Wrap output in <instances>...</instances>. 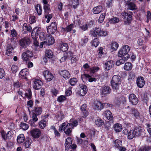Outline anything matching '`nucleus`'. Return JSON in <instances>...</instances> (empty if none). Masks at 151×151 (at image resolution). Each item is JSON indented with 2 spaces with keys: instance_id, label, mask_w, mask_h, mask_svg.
I'll use <instances>...</instances> for the list:
<instances>
[{
  "instance_id": "nucleus-1",
  "label": "nucleus",
  "mask_w": 151,
  "mask_h": 151,
  "mask_svg": "<svg viewBox=\"0 0 151 151\" xmlns=\"http://www.w3.org/2000/svg\"><path fill=\"white\" fill-rule=\"evenodd\" d=\"M131 47L128 45H124L119 50L118 53V55L119 57H123L124 58L128 59L130 57L129 55L128 54L130 51Z\"/></svg>"
},
{
  "instance_id": "nucleus-2",
  "label": "nucleus",
  "mask_w": 151,
  "mask_h": 151,
  "mask_svg": "<svg viewBox=\"0 0 151 151\" xmlns=\"http://www.w3.org/2000/svg\"><path fill=\"white\" fill-rule=\"evenodd\" d=\"M90 34L95 37L105 36L107 35L106 32L103 31L99 27L96 28L95 30L91 31Z\"/></svg>"
},
{
  "instance_id": "nucleus-3",
  "label": "nucleus",
  "mask_w": 151,
  "mask_h": 151,
  "mask_svg": "<svg viewBox=\"0 0 151 151\" xmlns=\"http://www.w3.org/2000/svg\"><path fill=\"white\" fill-rule=\"evenodd\" d=\"M72 126H70L69 124L68 123L66 125L65 123H63L59 126V130L62 131L63 130L64 132L67 134H69L72 132Z\"/></svg>"
},
{
  "instance_id": "nucleus-4",
  "label": "nucleus",
  "mask_w": 151,
  "mask_h": 151,
  "mask_svg": "<svg viewBox=\"0 0 151 151\" xmlns=\"http://www.w3.org/2000/svg\"><path fill=\"white\" fill-rule=\"evenodd\" d=\"M40 32V29L39 27H36L34 29L31 33L32 38L34 39L33 44L37 47L39 46V43L37 40L36 37Z\"/></svg>"
},
{
  "instance_id": "nucleus-5",
  "label": "nucleus",
  "mask_w": 151,
  "mask_h": 151,
  "mask_svg": "<svg viewBox=\"0 0 151 151\" xmlns=\"http://www.w3.org/2000/svg\"><path fill=\"white\" fill-rule=\"evenodd\" d=\"M19 45L22 48L26 47L30 43V41L28 37H25L19 40Z\"/></svg>"
},
{
  "instance_id": "nucleus-6",
  "label": "nucleus",
  "mask_w": 151,
  "mask_h": 151,
  "mask_svg": "<svg viewBox=\"0 0 151 151\" xmlns=\"http://www.w3.org/2000/svg\"><path fill=\"white\" fill-rule=\"evenodd\" d=\"M57 29V26L55 22H52L47 29V31L49 34H54Z\"/></svg>"
},
{
  "instance_id": "nucleus-7",
  "label": "nucleus",
  "mask_w": 151,
  "mask_h": 151,
  "mask_svg": "<svg viewBox=\"0 0 151 151\" xmlns=\"http://www.w3.org/2000/svg\"><path fill=\"white\" fill-rule=\"evenodd\" d=\"M30 133L32 137L35 139L38 138L41 134L40 130L37 128L32 129L30 131Z\"/></svg>"
},
{
  "instance_id": "nucleus-8",
  "label": "nucleus",
  "mask_w": 151,
  "mask_h": 151,
  "mask_svg": "<svg viewBox=\"0 0 151 151\" xmlns=\"http://www.w3.org/2000/svg\"><path fill=\"white\" fill-rule=\"evenodd\" d=\"M34 83L33 84V88L36 90H38L41 88L42 85V82L40 80L34 79L33 81Z\"/></svg>"
},
{
  "instance_id": "nucleus-9",
  "label": "nucleus",
  "mask_w": 151,
  "mask_h": 151,
  "mask_svg": "<svg viewBox=\"0 0 151 151\" xmlns=\"http://www.w3.org/2000/svg\"><path fill=\"white\" fill-rule=\"evenodd\" d=\"M129 102L133 105H136L138 102V99L134 94H130L129 96Z\"/></svg>"
},
{
  "instance_id": "nucleus-10",
  "label": "nucleus",
  "mask_w": 151,
  "mask_h": 151,
  "mask_svg": "<svg viewBox=\"0 0 151 151\" xmlns=\"http://www.w3.org/2000/svg\"><path fill=\"white\" fill-rule=\"evenodd\" d=\"M136 83L139 88H142L145 83L144 78L141 76L138 77L136 80Z\"/></svg>"
},
{
  "instance_id": "nucleus-11",
  "label": "nucleus",
  "mask_w": 151,
  "mask_h": 151,
  "mask_svg": "<svg viewBox=\"0 0 151 151\" xmlns=\"http://www.w3.org/2000/svg\"><path fill=\"white\" fill-rule=\"evenodd\" d=\"M44 76L47 81H50L53 78L52 74L48 70H45L44 73Z\"/></svg>"
},
{
  "instance_id": "nucleus-12",
  "label": "nucleus",
  "mask_w": 151,
  "mask_h": 151,
  "mask_svg": "<svg viewBox=\"0 0 151 151\" xmlns=\"http://www.w3.org/2000/svg\"><path fill=\"white\" fill-rule=\"evenodd\" d=\"M79 93L80 95L83 96H84L87 92V89L86 86L84 85L80 84Z\"/></svg>"
},
{
  "instance_id": "nucleus-13",
  "label": "nucleus",
  "mask_w": 151,
  "mask_h": 151,
  "mask_svg": "<svg viewBox=\"0 0 151 151\" xmlns=\"http://www.w3.org/2000/svg\"><path fill=\"white\" fill-rule=\"evenodd\" d=\"M93 107L95 110H101L104 108V104L99 101H97L94 103Z\"/></svg>"
},
{
  "instance_id": "nucleus-14",
  "label": "nucleus",
  "mask_w": 151,
  "mask_h": 151,
  "mask_svg": "<svg viewBox=\"0 0 151 151\" xmlns=\"http://www.w3.org/2000/svg\"><path fill=\"white\" fill-rule=\"evenodd\" d=\"M136 137H139L143 135L144 133V129L140 127H139L134 129Z\"/></svg>"
},
{
  "instance_id": "nucleus-15",
  "label": "nucleus",
  "mask_w": 151,
  "mask_h": 151,
  "mask_svg": "<svg viewBox=\"0 0 151 151\" xmlns=\"http://www.w3.org/2000/svg\"><path fill=\"white\" fill-rule=\"evenodd\" d=\"M29 74L28 70L25 68L22 70L19 73V77L22 79L26 78V76Z\"/></svg>"
},
{
  "instance_id": "nucleus-16",
  "label": "nucleus",
  "mask_w": 151,
  "mask_h": 151,
  "mask_svg": "<svg viewBox=\"0 0 151 151\" xmlns=\"http://www.w3.org/2000/svg\"><path fill=\"white\" fill-rule=\"evenodd\" d=\"M132 19L131 15L128 13H125L124 20V24H129Z\"/></svg>"
},
{
  "instance_id": "nucleus-17",
  "label": "nucleus",
  "mask_w": 151,
  "mask_h": 151,
  "mask_svg": "<svg viewBox=\"0 0 151 151\" xmlns=\"http://www.w3.org/2000/svg\"><path fill=\"white\" fill-rule=\"evenodd\" d=\"M60 74L66 79L69 78L70 75L69 72L65 70H61L59 72Z\"/></svg>"
},
{
  "instance_id": "nucleus-18",
  "label": "nucleus",
  "mask_w": 151,
  "mask_h": 151,
  "mask_svg": "<svg viewBox=\"0 0 151 151\" xmlns=\"http://www.w3.org/2000/svg\"><path fill=\"white\" fill-rule=\"evenodd\" d=\"M121 83V77L118 75H115L112 77L111 81V83Z\"/></svg>"
},
{
  "instance_id": "nucleus-19",
  "label": "nucleus",
  "mask_w": 151,
  "mask_h": 151,
  "mask_svg": "<svg viewBox=\"0 0 151 151\" xmlns=\"http://www.w3.org/2000/svg\"><path fill=\"white\" fill-rule=\"evenodd\" d=\"M37 115L32 113V120H30L29 123L31 125L34 127L35 126V122H36L38 120V118L37 117Z\"/></svg>"
},
{
  "instance_id": "nucleus-20",
  "label": "nucleus",
  "mask_w": 151,
  "mask_h": 151,
  "mask_svg": "<svg viewBox=\"0 0 151 151\" xmlns=\"http://www.w3.org/2000/svg\"><path fill=\"white\" fill-rule=\"evenodd\" d=\"M72 143V139L70 137H68L66 139L65 143V148L66 150H68Z\"/></svg>"
},
{
  "instance_id": "nucleus-21",
  "label": "nucleus",
  "mask_w": 151,
  "mask_h": 151,
  "mask_svg": "<svg viewBox=\"0 0 151 151\" xmlns=\"http://www.w3.org/2000/svg\"><path fill=\"white\" fill-rule=\"evenodd\" d=\"M47 119L46 118L41 120L39 122V127L41 129H44L47 126Z\"/></svg>"
},
{
  "instance_id": "nucleus-22",
  "label": "nucleus",
  "mask_w": 151,
  "mask_h": 151,
  "mask_svg": "<svg viewBox=\"0 0 151 151\" xmlns=\"http://www.w3.org/2000/svg\"><path fill=\"white\" fill-rule=\"evenodd\" d=\"M101 91L102 95H105L111 92V89L109 86H105L103 87Z\"/></svg>"
},
{
  "instance_id": "nucleus-23",
  "label": "nucleus",
  "mask_w": 151,
  "mask_h": 151,
  "mask_svg": "<svg viewBox=\"0 0 151 151\" xmlns=\"http://www.w3.org/2000/svg\"><path fill=\"white\" fill-rule=\"evenodd\" d=\"M13 48L12 46L10 45H8L6 47V54L8 56H10L13 54Z\"/></svg>"
},
{
  "instance_id": "nucleus-24",
  "label": "nucleus",
  "mask_w": 151,
  "mask_h": 151,
  "mask_svg": "<svg viewBox=\"0 0 151 151\" xmlns=\"http://www.w3.org/2000/svg\"><path fill=\"white\" fill-rule=\"evenodd\" d=\"M104 116L108 120H111L113 119V116L110 111H106L104 112Z\"/></svg>"
},
{
  "instance_id": "nucleus-25",
  "label": "nucleus",
  "mask_w": 151,
  "mask_h": 151,
  "mask_svg": "<svg viewBox=\"0 0 151 151\" xmlns=\"http://www.w3.org/2000/svg\"><path fill=\"white\" fill-rule=\"evenodd\" d=\"M114 64L112 60H109L105 63V68L107 70H109L113 66Z\"/></svg>"
},
{
  "instance_id": "nucleus-26",
  "label": "nucleus",
  "mask_w": 151,
  "mask_h": 151,
  "mask_svg": "<svg viewBox=\"0 0 151 151\" xmlns=\"http://www.w3.org/2000/svg\"><path fill=\"white\" fill-rule=\"evenodd\" d=\"M113 128L114 130L116 132L121 131L122 128V125L118 123L115 124L114 125Z\"/></svg>"
},
{
  "instance_id": "nucleus-27",
  "label": "nucleus",
  "mask_w": 151,
  "mask_h": 151,
  "mask_svg": "<svg viewBox=\"0 0 151 151\" xmlns=\"http://www.w3.org/2000/svg\"><path fill=\"white\" fill-rule=\"evenodd\" d=\"M132 64L129 62H127L125 63L124 66V70L127 71H129L131 70L132 68Z\"/></svg>"
},
{
  "instance_id": "nucleus-28",
  "label": "nucleus",
  "mask_w": 151,
  "mask_h": 151,
  "mask_svg": "<svg viewBox=\"0 0 151 151\" xmlns=\"http://www.w3.org/2000/svg\"><path fill=\"white\" fill-rule=\"evenodd\" d=\"M34 112L33 113L39 116L41 114L42 112V109L41 107H35L34 109Z\"/></svg>"
},
{
  "instance_id": "nucleus-29",
  "label": "nucleus",
  "mask_w": 151,
  "mask_h": 151,
  "mask_svg": "<svg viewBox=\"0 0 151 151\" xmlns=\"http://www.w3.org/2000/svg\"><path fill=\"white\" fill-rule=\"evenodd\" d=\"M74 27V25L71 24L65 28H63L62 30L65 32H67L70 31Z\"/></svg>"
},
{
  "instance_id": "nucleus-30",
  "label": "nucleus",
  "mask_w": 151,
  "mask_h": 151,
  "mask_svg": "<svg viewBox=\"0 0 151 151\" xmlns=\"http://www.w3.org/2000/svg\"><path fill=\"white\" fill-rule=\"evenodd\" d=\"M102 9L101 6H99L93 9V12L94 14H98L101 12Z\"/></svg>"
},
{
  "instance_id": "nucleus-31",
  "label": "nucleus",
  "mask_w": 151,
  "mask_h": 151,
  "mask_svg": "<svg viewBox=\"0 0 151 151\" xmlns=\"http://www.w3.org/2000/svg\"><path fill=\"white\" fill-rule=\"evenodd\" d=\"M48 40L47 41V45H49L53 44L55 42V40L54 38L51 35L48 36L47 37Z\"/></svg>"
},
{
  "instance_id": "nucleus-32",
  "label": "nucleus",
  "mask_w": 151,
  "mask_h": 151,
  "mask_svg": "<svg viewBox=\"0 0 151 151\" xmlns=\"http://www.w3.org/2000/svg\"><path fill=\"white\" fill-rule=\"evenodd\" d=\"M25 137L23 134H20L17 137V141L18 143H21L23 142Z\"/></svg>"
},
{
  "instance_id": "nucleus-33",
  "label": "nucleus",
  "mask_w": 151,
  "mask_h": 151,
  "mask_svg": "<svg viewBox=\"0 0 151 151\" xmlns=\"http://www.w3.org/2000/svg\"><path fill=\"white\" fill-rule=\"evenodd\" d=\"M121 83H111L112 88L113 90L114 91L117 92L119 89L120 87Z\"/></svg>"
},
{
  "instance_id": "nucleus-34",
  "label": "nucleus",
  "mask_w": 151,
  "mask_h": 151,
  "mask_svg": "<svg viewBox=\"0 0 151 151\" xmlns=\"http://www.w3.org/2000/svg\"><path fill=\"white\" fill-rule=\"evenodd\" d=\"M128 6V9L131 10H133L137 9V7L136 4L133 2H129L127 4Z\"/></svg>"
},
{
  "instance_id": "nucleus-35",
  "label": "nucleus",
  "mask_w": 151,
  "mask_h": 151,
  "mask_svg": "<svg viewBox=\"0 0 151 151\" xmlns=\"http://www.w3.org/2000/svg\"><path fill=\"white\" fill-rule=\"evenodd\" d=\"M118 47L119 44L116 42H113L111 44V48L112 51L116 50Z\"/></svg>"
},
{
  "instance_id": "nucleus-36",
  "label": "nucleus",
  "mask_w": 151,
  "mask_h": 151,
  "mask_svg": "<svg viewBox=\"0 0 151 151\" xmlns=\"http://www.w3.org/2000/svg\"><path fill=\"white\" fill-rule=\"evenodd\" d=\"M134 130L132 129L130 130L128 134V138L130 139H132L136 136Z\"/></svg>"
},
{
  "instance_id": "nucleus-37",
  "label": "nucleus",
  "mask_w": 151,
  "mask_h": 151,
  "mask_svg": "<svg viewBox=\"0 0 151 151\" xmlns=\"http://www.w3.org/2000/svg\"><path fill=\"white\" fill-rule=\"evenodd\" d=\"M121 59L117 61L116 63V65L117 66H119L120 65L123 64L124 63V62L127 61L128 59H127L124 58L123 57H121Z\"/></svg>"
},
{
  "instance_id": "nucleus-38",
  "label": "nucleus",
  "mask_w": 151,
  "mask_h": 151,
  "mask_svg": "<svg viewBox=\"0 0 151 151\" xmlns=\"http://www.w3.org/2000/svg\"><path fill=\"white\" fill-rule=\"evenodd\" d=\"M45 55L47 57L49 58H52L53 53L52 51L50 50H47L45 52Z\"/></svg>"
},
{
  "instance_id": "nucleus-39",
  "label": "nucleus",
  "mask_w": 151,
  "mask_h": 151,
  "mask_svg": "<svg viewBox=\"0 0 151 151\" xmlns=\"http://www.w3.org/2000/svg\"><path fill=\"white\" fill-rule=\"evenodd\" d=\"M22 29L24 32H26L27 31L29 32H30L32 29V27L30 26H28L27 24L24 23Z\"/></svg>"
},
{
  "instance_id": "nucleus-40",
  "label": "nucleus",
  "mask_w": 151,
  "mask_h": 151,
  "mask_svg": "<svg viewBox=\"0 0 151 151\" xmlns=\"http://www.w3.org/2000/svg\"><path fill=\"white\" fill-rule=\"evenodd\" d=\"M60 49L63 52L67 51L68 49V46L67 43H63L60 46Z\"/></svg>"
},
{
  "instance_id": "nucleus-41",
  "label": "nucleus",
  "mask_w": 151,
  "mask_h": 151,
  "mask_svg": "<svg viewBox=\"0 0 151 151\" xmlns=\"http://www.w3.org/2000/svg\"><path fill=\"white\" fill-rule=\"evenodd\" d=\"M35 9L38 15H40L41 14L42 9L41 6L40 4H38L35 6Z\"/></svg>"
},
{
  "instance_id": "nucleus-42",
  "label": "nucleus",
  "mask_w": 151,
  "mask_h": 151,
  "mask_svg": "<svg viewBox=\"0 0 151 151\" xmlns=\"http://www.w3.org/2000/svg\"><path fill=\"white\" fill-rule=\"evenodd\" d=\"M114 144L115 147L118 149L122 146V142L121 140L119 139H116L115 140Z\"/></svg>"
},
{
  "instance_id": "nucleus-43",
  "label": "nucleus",
  "mask_w": 151,
  "mask_h": 151,
  "mask_svg": "<svg viewBox=\"0 0 151 151\" xmlns=\"http://www.w3.org/2000/svg\"><path fill=\"white\" fill-rule=\"evenodd\" d=\"M32 142V141L31 139L29 138L27 139L24 143V146L26 148L29 147Z\"/></svg>"
},
{
  "instance_id": "nucleus-44",
  "label": "nucleus",
  "mask_w": 151,
  "mask_h": 151,
  "mask_svg": "<svg viewBox=\"0 0 151 151\" xmlns=\"http://www.w3.org/2000/svg\"><path fill=\"white\" fill-rule=\"evenodd\" d=\"M64 117V113L62 111H59L58 113L57 119L59 121L61 120Z\"/></svg>"
},
{
  "instance_id": "nucleus-45",
  "label": "nucleus",
  "mask_w": 151,
  "mask_h": 151,
  "mask_svg": "<svg viewBox=\"0 0 151 151\" xmlns=\"http://www.w3.org/2000/svg\"><path fill=\"white\" fill-rule=\"evenodd\" d=\"M38 35H39L40 39L41 41L44 40L45 39L46 35L44 32H40H40Z\"/></svg>"
},
{
  "instance_id": "nucleus-46",
  "label": "nucleus",
  "mask_w": 151,
  "mask_h": 151,
  "mask_svg": "<svg viewBox=\"0 0 151 151\" xmlns=\"http://www.w3.org/2000/svg\"><path fill=\"white\" fill-rule=\"evenodd\" d=\"M20 126L24 130H26L29 128V125L24 123H21Z\"/></svg>"
},
{
  "instance_id": "nucleus-47",
  "label": "nucleus",
  "mask_w": 151,
  "mask_h": 151,
  "mask_svg": "<svg viewBox=\"0 0 151 151\" xmlns=\"http://www.w3.org/2000/svg\"><path fill=\"white\" fill-rule=\"evenodd\" d=\"M70 123H68L69 124L70 126H72V128H73L74 127H76L78 124V122L76 120L73 121L72 119H70Z\"/></svg>"
},
{
  "instance_id": "nucleus-48",
  "label": "nucleus",
  "mask_w": 151,
  "mask_h": 151,
  "mask_svg": "<svg viewBox=\"0 0 151 151\" xmlns=\"http://www.w3.org/2000/svg\"><path fill=\"white\" fill-rule=\"evenodd\" d=\"M132 113L137 118H138L139 116V113L135 109H132Z\"/></svg>"
},
{
  "instance_id": "nucleus-49",
  "label": "nucleus",
  "mask_w": 151,
  "mask_h": 151,
  "mask_svg": "<svg viewBox=\"0 0 151 151\" xmlns=\"http://www.w3.org/2000/svg\"><path fill=\"white\" fill-rule=\"evenodd\" d=\"M92 45L94 46L95 47H97L99 44V42L97 38H95L91 42Z\"/></svg>"
},
{
  "instance_id": "nucleus-50",
  "label": "nucleus",
  "mask_w": 151,
  "mask_h": 151,
  "mask_svg": "<svg viewBox=\"0 0 151 151\" xmlns=\"http://www.w3.org/2000/svg\"><path fill=\"white\" fill-rule=\"evenodd\" d=\"M119 21V19L116 17L112 18L109 20V22L111 24H115L118 23Z\"/></svg>"
},
{
  "instance_id": "nucleus-51",
  "label": "nucleus",
  "mask_w": 151,
  "mask_h": 151,
  "mask_svg": "<svg viewBox=\"0 0 151 151\" xmlns=\"http://www.w3.org/2000/svg\"><path fill=\"white\" fill-rule=\"evenodd\" d=\"M84 76L88 78V81L89 82H91L93 81H96V79L95 78H92L89 76L88 74H85Z\"/></svg>"
},
{
  "instance_id": "nucleus-52",
  "label": "nucleus",
  "mask_w": 151,
  "mask_h": 151,
  "mask_svg": "<svg viewBox=\"0 0 151 151\" xmlns=\"http://www.w3.org/2000/svg\"><path fill=\"white\" fill-rule=\"evenodd\" d=\"M43 8L45 14H48L50 11V5H44Z\"/></svg>"
},
{
  "instance_id": "nucleus-53",
  "label": "nucleus",
  "mask_w": 151,
  "mask_h": 151,
  "mask_svg": "<svg viewBox=\"0 0 151 151\" xmlns=\"http://www.w3.org/2000/svg\"><path fill=\"white\" fill-rule=\"evenodd\" d=\"M78 80L76 78H71L70 80V83L71 86H74L77 82Z\"/></svg>"
},
{
  "instance_id": "nucleus-54",
  "label": "nucleus",
  "mask_w": 151,
  "mask_h": 151,
  "mask_svg": "<svg viewBox=\"0 0 151 151\" xmlns=\"http://www.w3.org/2000/svg\"><path fill=\"white\" fill-rule=\"evenodd\" d=\"M13 135V132L12 131H9L6 133V137H4V138L7 139H10L12 137Z\"/></svg>"
},
{
  "instance_id": "nucleus-55",
  "label": "nucleus",
  "mask_w": 151,
  "mask_h": 151,
  "mask_svg": "<svg viewBox=\"0 0 151 151\" xmlns=\"http://www.w3.org/2000/svg\"><path fill=\"white\" fill-rule=\"evenodd\" d=\"M146 17V22L148 23L151 20V13L149 11H148L147 12Z\"/></svg>"
},
{
  "instance_id": "nucleus-56",
  "label": "nucleus",
  "mask_w": 151,
  "mask_h": 151,
  "mask_svg": "<svg viewBox=\"0 0 151 151\" xmlns=\"http://www.w3.org/2000/svg\"><path fill=\"white\" fill-rule=\"evenodd\" d=\"M36 19L35 16H30L29 19V22L30 24H32L36 22Z\"/></svg>"
},
{
  "instance_id": "nucleus-57",
  "label": "nucleus",
  "mask_w": 151,
  "mask_h": 151,
  "mask_svg": "<svg viewBox=\"0 0 151 151\" xmlns=\"http://www.w3.org/2000/svg\"><path fill=\"white\" fill-rule=\"evenodd\" d=\"M25 96L29 99H30L32 97V93L30 90H27V92L25 93Z\"/></svg>"
},
{
  "instance_id": "nucleus-58",
  "label": "nucleus",
  "mask_w": 151,
  "mask_h": 151,
  "mask_svg": "<svg viewBox=\"0 0 151 151\" xmlns=\"http://www.w3.org/2000/svg\"><path fill=\"white\" fill-rule=\"evenodd\" d=\"M22 58L23 60L25 61H27L29 58L26 55V53L25 52H24L22 54Z\"/></svg>"
},
{
  "instance_id": "nucleus-59",
  "label": "nucleus",
  "mask_w": 151,
  "mask_h": 151,
  "mask_svg": "<svg viewBox=\"0 0 151 151\" xmlns=\"http://www.w3.org/2000/svg\"><path fill=\"white\" fill-rule=\"evenodd\" d=\"M11 70L13 73H16L18 70V67L15 65H13L11 67Z\"/></svg>"
},
{
  "instance_id": "nucleus-60",
  "label": "nucleus",
  "mask_w": 151,
  "mask_h": 151,
  "mask_svg": "<svg viewBox=\"0 0 151 151\" xmlns=\"http://www.w3.org/2000/svg\"><path fill=\"white\" fill-rule=\"evenodd\" d=\"M78 59L77 56L76 55H72L71 59V62L72 63H74L77 62Z\"/></svg>"
},
{
  "instance_id": "nucleus-61",
  "label": "nucleus",
  "mask_w": 151,
  "mask_h": 151,
  "mask_svg": "<svg viewBox=\"0 0 151 151\" xmlns=\"http://www.w3.org/2000/svg\"><path fill=\"white\" fill-rule=\"evenodd\" d=\"M105 14L103 13L101 14L99 19V22L100 23L102 22L105 18Z\"/></svg>"
},
{
  "instance_id": "nucleus-62",
  "label": "nucleus",
  "mask_w": 151,
  "mask_h": 151,
  "mask_svg": "<svg viewBox=\"0 0 151 151\" xmlns=\"http://www.w3.org/2000/svg\"><path fill=\"white\" fill-rule=\"evenodd\" d=\"M95 124L96 125L99 127L102 124V122L101 119H99L96 120L95 121Z\"/></svg>"
},
{
  "instance_id": "nucleus-63",
  "label": "nucleus",
  "mask_w": 151,
  "mask_h": 151,
  "mask_svg": "<svg viewBox=\"0 0 151 151\" xmlns=\"http://www.w3.org/2000/svg\"><path fill=\"white\" fill-rule=\"evenodd\" d=\"M66 99V98L65 96L61 95L59 96L58 98V101L59 102H62Z\"/></svg>"
},
{
  "instance_id": "nucleus-64",
  "label": "nucleus",
  "mask_w": 151,
  "mask_h": 151,
  "mask_svg": "<svg viewBox=\"0 0 151 151\" xmlns=\"http://www.w3.org/2000/svg\"><path fill=\"white\" fill-rule=\"evenodd\" d=\"M150 149L149 147L147 146L140 148L138 151H149Z\"/></svg>"
}]
</instances>
